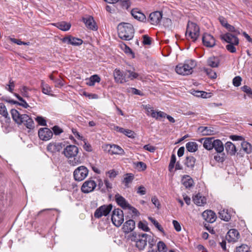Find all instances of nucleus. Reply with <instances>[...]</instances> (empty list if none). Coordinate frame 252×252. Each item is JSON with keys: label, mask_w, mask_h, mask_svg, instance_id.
Wrapping results in <instances>:
<instances>
[{"label": "nucleus", "mask_w": 252, "mask_h": 252, "mask_svg": "<svg viewBox=\"0 0 252 252\" xmlns=\"http://www.w3.org/2000/svg\"><path fill=\"white\" fill-rule=\"evenodd\" d=\"M143 148L148 151H149L151 153H154L156 151V147L152 146L150 144L146 145L143 147Z\"/></svg>", "instance_id": "69168bd1"}, {"label": "nucleus", "mask_w": 252, "mask_h": 252, "mask_svg": "<svg viewBox=\"0 0 252 252\" xmlns=\"http://www.w3.org/2000/svg\"><path fill=\"white\" fill-rule=\"evenodd\" d=\"M88 170L84 166L77 167L73 172L74 179L76 181H81L85 179L88 175Z\"/></svg>", "instance_id": "9d476101"}, {"label": "nucleus", "mask_w": 252, "mask_h": 252, "mask_svg": "<svg viewBox=\"0 0 252 252\" xmlns=\"http://www.w3.org/2000/svg\"><path fill=\"white\" fill-rule=\"evenodd\" d=\"M61 149V145L59 143H50L48 145L47 149L51 152L59 151Z\"/></svg>", "instance_id": "e433bc0d"}, {"label": "nucleus", "mask_w": 252, "mask_h": 252, "mask_svg": "<svg viewBox=\"0 0 252 252\" xmlns=\"http://www.w3.org/2000/svg\"><path fill=\"white\" fill-rule=\"evenodd\" d=\"M111 220L114 225L120 226L124 221L123 211L120 209H114L112 212Z\"/></svg>", "instance_id": "0eeeda50"}, {"label": "nucleus", "mask_w": 252, "mask_h": 252, "mask_svg": "<svg viewBox=\"0 0 252 252\" xmlns=\"http://www.w3.org/2000/svg\"><path fill=\"white\" fill-rule=\"evenodd\" d=\"M96 187V182L94 180L89 179L83 183L81 190L83 193H88L93 192Z\"/></svg>", "instance_id": "f8f14e48"}, {"label": "nucleus", "mask_w": 252, "mask_h": 252, "mask_svg": "<svg viewBox=\"0 0 252 252\" xmlns=\"http://www.w3.org/2000/svg\"><path fill=\"white\" fill-rule=\"evenodd\" d=\"M195 158L193 157H188L186 158L185 164L188 167H193L195 164Z\"/></svg>", "instance_id": "37998d69"}, {"label": "nucleus", "mask_w": 252, "mask_h": 252, "mask_svg": "<svg viewBox=\"0 0 252 252\" xmlns=\"http://www.w3.org/2000/svg\"><path fill=\"white\" fill-rule=\"evenodd\" d=\"M104 151L110 155H124V150L119 146L115 144H105L102 147Z\"/></svg>", "instance_id": "6e6552de"}, {"label": "nucleus", "mask_w": 252, "mask_h": 252, "mask_svg": "<svg viewBox=\"0 0 252 252\" xmlns=\"http://www.w3.org/2000/svg\"><path fill=\"white\" fill-rule=\"evenodd\" d=\"M135 164L136 168L140 171H144L147 168L146 164L141 161L137 162Z\"/></svg>", "instance_id": "5fc2aeb1"}, {"label": "nucleus", "mask_w": 252, "mask_h": 252, "mask_svg": "<svg viewBox=\"0 0 252 252\" xmlns=\"http://www.w3.org/2000/svg\"><path fill=\"white\" fill-rule=\"evenodd\" d=\"M126 210H128L129 213H130L132 216H138L139 215L138 211L130 204L129 205V207H127Z\"/></svg>", "instance_id": "09e8293b"}, {"label": "nucleus", "mask_w": 252, "mask_h": 252, "mask_svg": "<svg viewBox=\"0 0 252 252\" xmlns=\"http://www.w3.org/2000/svg\"><path fill=\"white\" fill-rule=\"evenodd\" d=\"M202 42L203 45L207 47H213L216 44V40L213 35L204 33L202 36Z\"/></svg>", "instance_id": "dca6fc26"}, {"label": "nucleus", "mask_w": 252, "mask_h": 252, "mask_svg": "<svg viewBox=\"0 0 252 252\" xmlns=\"http://www.w3.org/2000/svg\"><path fill=\"white\" fill-rule=\"evenodd\" d=\"M131 15L137 20L141 22H144L146 20L145 15L141 12L138 9H133L131 11Z\"/></svg>", "instance_id": "a878e982"}, {"label": "nucleus", "mask_w": 252, "mask_h": 252, "mask_svg": "<svg viewBox=\"0 0 252 252\" xmlns=\"http://www.w3.org/2000/svg\"><path fill=\"white\" fill-rule=\"evenodd\" d=\"M146 189L144 187L141 186L138 187L137 193L140 195H144L146 194Z\"/></svg>", "instance_id": "774afa93"}, {"label": "nucleus", "mask_w": 252, "mask_h": 252, "mask_svg": "<svg viewBox=\"0 0 252 252\" xmlns=\"http://www.w3.org/2000/svg\"><path fill=\"white\" fill-rule=\"evenodd\" d=\"M221 40L229 43L233 44V45H238L239 43V40L237 37L236 34H232L231 33L227 32L220 35Z\"/></svg>", "instance_id": "ddd939ff"}, {"label": "nucleus", "mask_w": 252, "mask_h": 252, "mask_svg": "<svg viewBox=\"0 0 252 252\" xmlns=\"http://www.w3.org/2000/svg\"><path fill=\"white\" fill-rule=\"evenodd\" d=\"M121 48L124 51V52L128 56H129L131 58H134L135 57V55L134 53L132 52L131 49L126 46V44H123L121 45Z\"/></svg>", "instance_id": "79ce46f5"}, {"label": "nucleus", "mask_w": 252, "mask_h": 252, "mask_svg": "<svg viewBox=\"0 0 252 252\" xmlns=\"http://www.w3.org/2000/svg\"><path fill=\"white\" fill-rule=\"evenodd\" d=\"M113 75L116 83L123 84L127 82L125 71L122 72L120 69H116L114 71Z\"/></svg>", "instance_id": "f3484780"}, {"label": "nucleus", "mask_w": 252, "mask_h": 252, "mask_svg": "<svg viewBox=\"0 0 252 252\" xmlns=\"http://www.w3.org/2000/svg\"><path fill=\"white\" fill-rule=\"evenodd\" d=\"M41 87L43 93L48 95L51 94V88L48 84H45L43 82H42Z\"/></svg>", "instance_id": "a18cd8bd"}, {"label": "nucleus", "mask_w": 252, "mask_h": 252, "mask_svg": "<svg viewBox=\"0 0 252 252\" xmlns=\"http://www.w3.org/2000/svg\"><path fill=\"white\" fill-rule=\"evenodd\" d=\"M224 154L223 153H218L217 155L214 156V159L218 162H223L224 160Z\"/></svg>", "instance_id": "13d9d810"}, {"label": "nucleus", "mask_w": 252, "mask_h": 252, "mask_svg": "<svg viewBox=\"0 0 252 252\" xmlns=\"http://www.w3.org/2000/svg\"><path fill=\"white\" fill-rule=\"evenodd\" d=\"M118 174V172L114 169L110 170L106 173V174L108 175L109 178L111 179H114L117 176Z\"/></svg>", "instance_id": "4d7b16f0"}, {"label": "nucleus", "mask_w": 252, "mask_h": 252, "mask_svg": "<svg viewBox=\"0 0 252 252\" xmlns=\"http://www.w3.org/2000/svg\"><path fill=\"white\" fill-rule=\"evenodd\" d=\"M118 35L120 38L129 40L134 35V29L132 25L129 23H120L118 26Z\"/></svg>", "instance_id": "7ed1b4c3"}, {"label": "nucleus", "mask_w": 252, "mask_h": 252, "mask_svg": "<svg viewBox=\"0 0 252 252\" xmlns=\"http://www.w3.org/2000/svg\"><path fill=\"white\" fill-rule=\"evenodd\" d=\"M200 34V28L195 23L189 22L186 32V36L188 39L194 42L198 39Z\"/></svg>", "instance_id": "39448f33"}, {"label": "nucleus", "mask_w": 252, "mask_h": 252, "mask_svg": "<svg viewBox=\"0 0 252 252\" xmlns=\"http://www.w3.org/2000/svg\"><path fill=\"white\" fill-rule=\"evenodd\" d=\"M193 201L197 206H203L206 203V199L200 193H198L193 197Z\"/></svg>", "instance_id": "bb28decb"}, {"label": "nucleus", "mask_w": 252, "mask_h": 252, "mask_svg": "<svg viewBox=\"0 0 252 252\" xmlns=\"http://www.w3.org/2000/svg\"><path fill=\"white\" fill-rule=\"evenodd\" d=\"M83 22L87 28L93 31H96L97 29L96 24L92 17L89 16L83 18Z\"/></svg>", "instance_id": "b1692460"}, {"label": "nucleus", "mask_w": 252, "mask_h": 252, "mask_svg": "<svg viewBox=\"0 0 252 252\" xmlns=\"http://www.w3.org/2000/svg\"><path fill=\"white\" fill-rule=\"evenodd\" d=\"M235 45H233V44H229L226 46V48L230 53H235L236 51V48L235 47Z\"/></svg>", "instance_id": "e2e57ef3"}, {"label": "nucleus", "mask_w": 252, "mask_h": 252, "mask_svg": "<svg viewBox=\"0 0 252 252\" xmlns=\"http://www.w3.org/2000/svg\"><path fill=\"white\" fill-rule=\"evenodd\" d=\"M240 237L238 231L236 229H231L227 233L226 240L229 243H235L238 241Z\"/></svg>", "instance_id": "4468645a"}, {"label": "nucleus", "mask_w": 252, "mask_h": 252, "mask_svg": "<svg viewBox=\"0 0 252 252\" xmlns=\"http://www.w3.org/2000/svg\"><path fill=\"white\" fill-rule=\"evenodd\" d=\"M220 59L218 57L212 56L207 60V64L212 67H217L220 64Z\"/></svg>", "instance_id": "473e14b6"}, {"label": "nucleus", "mask_w": 252, "mask_h": 252, "mask_svg": "<svg viewBox=\"0 0 252 252\" xmlns=\"http://www.w3.org/2000/svg\"><path fill=\"white\" fill-rule=\"evenodd\" d=\"M17 123L19 124H23L27 128L31 129L34 127V122L32 119L26 114L20 115L17 111Z\"/></svg>", "instance_id": "423d86ee"}, {"label": "nucleus", "mask_w": 252, "mask_h": 252, "mask_svg": "<svg viewBox=\"0 0 252 252\" xmlns=\"http://www.w3.org/2000/svg\"><path fill=\"white\" fill-rule=\"evenodd\" d=\"M213 149H215L217 153H223L224 146L222 141L220 139H214L213 142Z\"/></svg>", "instance_id": "c756f323"}, {"label": "nucleus", "mask_w": 252, "mask_h": 252, "mask_svg": "<svg viewBox=\"0 0 252 252\" xmlns=\"http://www.w3.org/2000/svg\"><path fill=\"white\" fill-rule=\"evenodd\" d=\"M86 84L89 86H94L95 83H99L100 78L97 75H93L90 78L86 79Z\"/></svg>", "instance_id": "2f4dec72"}, {"label": "nucleus", "mask_w": 252, "mask_h": 252, "mask_svg": "<svg viewBox=\"0 0 252 252\" xmlns=\"http://www.w3.org/2000/svg\"><path fill=\"white\" fill-rule=\"evenodd\" d=\"M225 149L231 155H234L236 152L235 146L231 142L226 143Z\"/></svg>", "instance_id": "c9c22d12"}, {"label": "nucleus", "mask_w": 252, "mask_h": 252, "mask_svg": "<svg viewBox=\"0 0 252 252\" xmlns=\"http://www.w3.org/2000/svg\"><path fill=\"white\" fill-rule=\"evenodd\" d=\"M200 142H203V147L208 150L211 151L213 149V142L214 138L205 137L200 139L198 140Z\"/></svg>", "instance_id": "412c9836"}, {"label": "nucleus", "mask_w": 252, "mask_h": 252, "mask_svg": "<svg viewBox=\"0 0 252 252\" xmlns=\"http://www.w3.org/2000/svg\"><path fill=\"white\" fill-rule=\"evenodd\" d=\"M112 209V206L109 205H103L98 207L94 212V217L99 219L103 216H107Z\"/></svg>", "instance_id": "9b49d317"}, {"label": "nucleus", "mask_w": 252, "mask_h": 252, "mask_svg": "<svg viewBox=\"0 0 252 252\" xmlns=\"http://www.w3.org/2000/svg\"><path fill=\"white\" fill-rule=\"evenodd\" d=\"M35 120L40 126H46L47 125L46 121L43 117L38 116L35 119Z\"/></svg>", "instance_id": "864d4df0"}, {"label": "nucleus", "mask_w": 252, "mask_h": 252, "mask_svg": "<svg viewBox=\"0 0 252 252\" xmlns=\"http://www.w3.org/2000/svg\"><path fill=\"white\" fill-rule=\"evenodd\" d=\"M181 182L186 188H190L193 185V181L189 175H184L182 177Z\"/></svg>", "instance_id": "7c9ffc66"}, {"label": "nucleus", "mask_w": 252, "mask_h": 252, "mask_svg": "<svg viewBox=\"0 0 252 252\" xmlns=\"http://www.w3.org/2000/svg\"><path fill=\"white\" fill-rule=\"evenodd\" d=\"M242 91L247 93L250 96H252V90L247 86H244L241 88Z\"/></svg>", "instance_id": "680f3d73"}, {"label": "nucleus", "mask_w": 252, "mask_h": 252, "mask_svg": "<svg viewBox=\"0 0 252 252\" xmlns=\"http://www.w3.org/2000/svg\"><path fill=\"white\" fill-rule=\"evenodd\" d=\"M17 105H18L24 108H27L29 106L26 101L22 97L17 94Z\"/></svg>", "instance_id": "58836bf2"}, {"label": "nucleus", "mask_w": 252, "mask_h": 252, "mask_svg": "<svg viewBox=\"0 0 252 252\" xmlns=\"http://www.w3.org/2000/svg\"><path fill=\"white\" fill-rule=\"evenodd\" d=\"M62 41L68 44L73 46H79L83 43V40L79 38L74 37L72 36H67L61 39Z\"/></svg>", "instance_id": "a211bd4d"}, {"label": "nucleus", "mask_w": 252, "mask_h": 252, "mask_svg": "<svg viewBox=\"0 0 252 252\" xmlns=\"http://www.w3.org/2000/svg\"><path fill=\"white\" fill-rule=\"evenodd\" d=\"M242 78L238 76L235 77L233 79V85L235 87H239L241 85Z\"/></svg>", "instance_id": "bf43d9fd"}, {"label": "nucleus", "mask_w": 252, "mask_h": 252, "mask_svg": "<svg viewBox=\"0 0 252 252\" xmlns=\"http://www.w3.org/2000/svg\"><path fill=\"white\" fill-rule=\"evenodd\" d=\"M203 70L210 78L214 79L217 77L216 72L213 71L211 69L204 68Z\"/></svg>", "instance_id": "3c124183"}, {"label": "nucleus", "mask_w": 252, "mask_h": 252, "mask_svg": "<svg viewBox=\"0 0 252 252\" xmlns=\"http://www.w3.org/2000/svg\"><path fill=\"white\" fill-rule=\"evenodd\" d=\"M39 138L43 141H47L50 139L52 136V131L48 128H40L38 132Z\"/></svg>", "instance_id": "2eb2a0df"}, {"label": "nucleus", "mask_w": 252, "mask_h": 252, "mask_svg": "<svg viewBox=\"0 0 252 252\" xmlns=\"http://www.w3.org/2000/svg\"><path fill=\"white\" fill-rule=\"evenodd\" d=\"M219 216L221 220L226 221H228L231 218L230 215L228 213L227 210H221L219 212Z\"/></svg>", "instance_id": "a19ab883"}, {"label": "nucleus", "mask_w": 252, "mask_h": 252, "mask_svg": "<svg viewBox=\"0 0 252 252\" xmlns=\"http://www.w3.org/2000/svg\"><path fill=\"white\" fill-rule=\"evenodd\" d=\"M191 94L197 97H201L202 98H209L211 96L210 94L204 91H200L197 90H191Z\"/></svg>", "instance_id": "72a5a7b5"}, {"label": "nucleus", "mask_w": 252, "mask_h": 252, "mask_svg": "<svg viewBox=\"0 0 252 252\" xmlns=\"http://www.w3.org/2000/svg\"><path fill=\"white\" fill-rule=\"evenodd\" d=\"M78 153V148L72 145L67 146L63 151V155L69 159L68 162L72 166H76L82 163L81 157L77 156Z\"/></svg>", "instance_id": "f257e3e1"}, {"label": "nucleus", "mask_w": 252, "mask_h": 252, "mask_svg": "<svg viewBox=\"0 0 252 252\" xmlns=\"http://www.w3.org/2000/svg\"><path fill=\"white\" fill-rule=\"evenodd\" d=\"M187 150L191 153L195 152L198 150V144L195 142H189L186 145Z\"/></svg>", "instance_id": "f704fd0d"}, {"label": "nucleus", "mask_w": 252, "mask_h": 252, "mask_svg": "<svg viewBox=\"0 0 252 252\" xmlns=\"http://www.w3.org/2000/svg\"><path fill=\"white\" fill-rule=\"evenodd\" d=\"M127 81L129 80H133L139 77V74L135 71L134 68L126 69L125 71Z\"/></svg>", "instance_id": "cd10ccee"}, {"label": "nucleus", "mask_w": 252, "mask_h": 252, "mask_svg": "<svg viewBox=\"0 0 252 252\" xmlns=\"http://www.w3.org/2000/svg\"><path fill=\"white\" fill-rule=\"evenodd\" d=\"M236 252H250V248L245 244H243L236 248Z\"/></svg>", "instance_id": "de8ad7c7"}, {"label": "nucleus", "mask_w": 252, "mask_h": 252, "mask_svg": "<svg viewBox=\"0 0 252 252\" xmlns=\"http://www.w3.org/2000/svg\"><path fill=\"white\" fill-rule=\"evenodd\" d=\"M157 248L158 252H167V247L163 241H160L157 243Z\"/></svg>", "instance_id": "ea45409f"}, {"label": "nucleus", "mask_w": 252, "mask_h": 252, "mask_svg": "<svg viewBox=\"0 0 252 252\" xmlns=\"http://www.w3.org/2000/svg\"><path fill=\"white\" fill-rule=\"evenodd\" d=\"M138 227L146 232H148L150 230L146 221H140L138 223Z\"/></svg>", "instance_id": "c03bdc74"}, {"label": "nucleus", "mask_w": 252, "mask_h": 252, "mask_svg": "<svg viewBox=\"0 0 252 252\" xmlns=\"http://www.w3.org/2000/svg\"><path fill=\"white\" fill-rule=\"evenodd\" d=\"M54 26L63 31H67L71 27V24L65 21H62L53 24Z\"/></svg>", "instance_id": "c85d7f7f"}, {"label": "nucleus", "mask_w": 252, "mask_h": 252, "mask_svg": "<svg viewBox=\"0 0 252 252\" xmlns=\"http://www.w3.org/2000/svg\"><path fill=\"white\" fill-rule=\"evenodd\" d=\"M0 114L5 118H7L8 115L6 108L2 103H0Z\"/></svg>", "instance_id": "49530a36"}, {"label": "nucleus", "mask_w": 252, "mask_h": 252, "mask_svg": "<svg viewBox=\"0 0 252 252\" xmlns=\"http://www.w3.org/2000/svg\"><path fill=\"white\" fill-rule=\"evenodd\" d=\"M115 198L117 204L123 209L126 210L129 207V204L124 197L117 193L115 195Z\"/></svg>", "instance_id": "5701e85b"}, {"label": "nucleus", "mask_w": 252, "mask_h": 252, "mask_svg": "<svg viewBox=\"0 0 252 252\" xmlns=\"http://www.w3.org/2000/svg\"><path fill=\"white\" fill-rule=\"evenodd\" d=\"M83 94L88 97L89 99H97L98 98L97 94H89L86 92H84Z\"/></svg>", "instance_id": "052dcab7"}, {"label": "nucleus", "mask_w": 252, "mask_h": 252, "mask_svg": "<svg viewBox=\"0 0 252 252\" xmlns=\"http://www.w3.org/2000/svg\"><path fill=\"white\" fill-rule=\"evenodd\" d=\"M150 236L146 233H136L133 232L128 236V239L135 243L136 247L139 250H144L147 244V241Z\"/></svg>", "instance_id": "20e7f679"}, {"label": "nucleus", "mask_w": 252, "mask_h": 252, "mask_svg": "<svg viewBox=\"0 0 252 252\" xmlns=\"http://www.w3.org/2000/svg\"><path fill=\"white\" fill-rule=\"evenodd\" d=\"M176 158L174 154H172L171 157L170 163L169 164L168 168L169 171L171 172L174 168L175 163L176 162Z\"/></svg>", "instance_id": "603ef678"}, {"label": "nucleus", "mask_w": 252, "mask_h": 252, "mask_svg": "<svg viewBox=\"0 0 252 252\" xmlns=\"http://www.w3.org/2000/svg\"><path fill=\"white\" fill-rule=\"evenodd\" d=\"M202 217L208 222L213 223L217 219L216 214L211 210H206L202 213Z\"/></svg>", "instance_id": "4be33fe9"}, {"label": "nucleus", "mask_w": 252, "mask_h": 252, "mask_svg": "<svg viewBox=\"0 0 252 252\" xmlns=\"http://www.w3.org/2000/svg\"><path fill=\"white\" fill-rule=\"evenodd\" d=\"M124 132H123L124 134H125L127 136H128V137H130V138H134V135H135V133L134 132L131 130H129V129H125L124 130Z\"/></svg>", "instance_id": "338daca9"}, {"label": "nucleus", "mask_w": 252, "mask_h": 252, "mask_svg": "<svg viewBox=\"0 0 252 252\" xmlns=\"http://www.w3.org/2000/svg\"><path fill=\"white\" fill-rule=\"evenodd\" d=\"M135 228V221L132 220H126L123 224L122 227L123 231L125 234H128L131 232Z\"/></svg>", "instance_id": "6ab92c4d"}, {"label": "nucleus", "mask_w": 252, "mask_h": 252, "mask_svg": "<svg viewBox=\"0 0 252 252\" xmlns=\"http://www.w3.org/2000/svg\"><path fill=\"white\" fill-rule=\"evenodd\" d=\"M172 223H173V225L174 226L175 229L177 231L179 232L181 230V225L178 221H177L176 220H173L172 221Z\"/></svg>", "instance_id": "0e129e2a"}, {"label": "nucleus", "mask_w": 252, "mask_h": 252, "mask_svg": "<svg viewBox=\"0 0 252 252\" xmlns=\"http://www.w3.org/2000/svg\"><path fill=\"white\" fill-rule=\"evenodd\" d=\"M133 179V176L131 174H127L125 175L124 178L123 182L125 184L126 186H127L130 183L132 182Z\"/></svg>", "instance_id": "8fccbe9b"}, {"label": "nucleus", "mask_w": 252, "mask_h": 252, "mask_svg": "<svg viewBox=\"0 0 252 252\" xmlns=\"http://www.w3.org/2000/svg\"><path fill=\"white\" fill-rule=\"evenodd\" d=\"M241 147L243 150L247 154L251 153L252 151V145L247 141H243L241 143Z\"/></svg>", "instance_id": "4c0bfd02"}, {"label": "nucleus", "mask_w": 252, "mask_h": 252, "mask_svg": "<svg viewBox=\"0 0 252 252\" xmlns=\"http://www.w3.org/2000/svg\"><path fill=\"white\" fill-rule=\"evenodd\" d=\"M196 66V63L193 60H188L184 63H179L176 65L175 71L178 74L189 75L192 73L193 69Z\"/></svg>", "instance_id": "f03ea898"}, {"label": "nucleus", "mask_w": 252, "mask_h": 252, "mask_svg": "<svg viewBox=\"0 0 252 252\" xmlns=\"http://www.w3.org/2000/svg\"><path fill=\"white\" fill-rule=\"evenodd\" d=\"M162 18V14L159 11L151 13L149 17V20L151 24L157 25L160 22Z\"/></svg>", "instance_id": "aec40b11"}, {"label": "nucleus", "mask_w": 252, "mask_h": 252, "mask_svg": "<svg viewBox=\"0 0 252 252\" xmlns=\"http://www.w3.org/2000/svg\"><path fill=\"white\" fill-rule=\"evenodd\" d=\"M143 108L146 110V113L148 116H151L157 120L161 118H164L166 114L160 111H155L154 108L150 105H143Z\"/></svg>", "instance_id": "1a4fd4ad"}, {"label": "nucleus", "mask_w": 252, "mask_h": 252, "mask_svg": "<svg viewBox=\"0 0 252 252\" xmlns=\"http://www.w3.org/2000/svg\"><path fill=\"white\" fill-rule=\"evenodd\" d=\"M198 130L202 135H212L216 133L215 129L211 126H200Z\"/></svg>", "instance_id": "393cba45"}, {"label": "nucleus", "mask_w": 252, "mask_h": 252, "mask_svg": "<svg viewBox=\"0 0 252 252\" xmlns=\"http://www.w3.org/2000/svg\"><path fill=\"white\" fill-rule=\"evenodd\" d=\"M225 28L229 32H233L235 34H236V35H238L240 34V32L238 30L234 28V27H233V26H232L231 25H229V24L226 26V27Z\"/></svg>", "instance_id": "6e6d98bb"}]
</instances>
